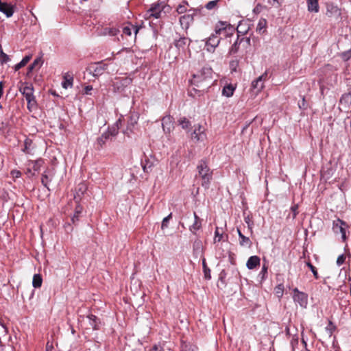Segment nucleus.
Masks as SVG:
<instances>
[{
	"label": "nucleus",
	"mask_w": 351,
	"mask_h": 351,
	"mask_svg": "<svg viewBox=\"0 0 351 351\" xmlns=\"http://www.w3.org/2000/svg\"><path fill=\"white\" fill-rule=\"evenodd\" d=\"M197 169L202 180V186L205 189H209L213 180V171L210 169L207 160L206 159L200 160L197 166Z\"/></svg>",
	"instance_id": "2"
},
{
	"label": "nucleus",
	"mask_w": 351,
	"mask_h": 351,
	"mask_svg": "<svg viewBox=\"0 0 351 351\" xmlns=\"http://www.w3.org/2000/svg\"><path fill=\"white\" fill-rule=\"evenodd\" d=\"M239 64V60L237 58L231 60L229 62V67L231 72H236Z\"/></svg>",
	"instance_id": "42"
},
{
	"label": "nucleus",
	"mask_w": 351,
	"mask_h": 351,
	"mask_svg": "<svg viewBox=\"0 0 351 351\" xmlns=\"http://www.w3.org/2000/svg\"><path fill=\"white\" fill-rule=\"evenodd\" d=\"M268 265L266 263L263 265L262 269L258 274V277L260 278L261 282L265 280L267 278Z\"/></svg>",
	"instance_id": "35"
},
{
	"label": "nucleus",
	"mask_w": 351,
	"mask_h": 351,
	"mask_svg": "<svg viewBox=\"0 0 351 351\" xmlns=\"http://www.w3.org/2000/svg\"><path fill=\"white\" fill-rule=\"evenodd\" d=\"M293 300L300 304L301 307L306 308L308 304V295L306 293L300 291L298 288L293 289Z\"/></svg>",
	"instance_id": "12"
},
{
	"label": "nucleus",
	"mask_w": 351,
	"mask_h": 351,
	"mask_svg": "<svg viewBox=\"0 0 351 351\" xmlns=\"http://www.w3.org/2000/svg\"><path fill=\"white\" fill-rule=\"evenodd\" d=\"M221 0H213L208 1L206 5L205 8L208 10H217L219 8L218 3Z\"/></svg>",
	"instance_id": "40"
},
{
	"label": "nucleus",
	"mask_w": 351,
	"mask_h": 351,
	"mask_svg": "<svg viewBox=\"0 0 351 351\" xmlns=\"http://www.w3.org/2000/svg\"><path fill=\"white\" fill-rule=\"evenodd\" d=\"M268 79L267 72L265 71L256 80H253L251 84V90L254 91L256 95L260 93L264 88V82Z\"/></svg>",
	"instance_id": "8"
},
{
	"label": "nucleus",
	"mask_w": 351,
	"mask_h": 351,
	"mask_svg": "<svg viewBox=\"0 0 351 351\" xmlns=\"http://www.w3.org/2000/svg\"><path fill=\"white\" fill-rule=\"evenodd\" d=\"M235 28L227 21H219L215 26V34L220 37H229L233 35Z\"/></svg>",
	"instance_id": "4"
},
{
	"label": "nucleus",
	"mask_w": 351,
	"mask_h": 351,
	"mask_svg": "<svg viewBox=\"0 0 351 351\" xmlns=\"http://www.w3.org/2000/svg\"><path fill=\"white\" fill-rule=\"evenodd\" d=\"M206 134L205 133L204 128L198 125L197 126H194V130L191 133V138L193 140H195L196 141H203L206 139Z\"/></svg>",
	"instance_id": "16"
},
{
	"label": "nucleus",
	"mask_w": 351,
	"mask_h": 351,
	"mask_svg": "<svg viewBox=\"0 0 351 351\" xmlns=\"http://www.w3.org/2000/svg\"><path fill=\"white\" fill-rule=\"evenodd\" d=\"M197 237H199V236ZM201 247H202V241L199 239V238H197L195 240L194 243H193V249L194 250H195L196 248L199 249Z\"/></svg>",
	"instance_id": "63"
},
{
	"label": "nucleus",
	"mask_w": 351,
	"mask_h": 351,
	"mask_svg": "<svg viewBox=\"0 0 351 351\" xmlns=\"http://www.w3.org/2000/svg\"><path fill=\"white\" fill-rule=\"evenodd\" d=\"M339 104L345 108H349L351 104V90L342 95L339 100Z\"/></svg>",
	"instance_id": "26"
},
{
	"label": "nucleus",
	"mask_w": 351,
	"mask_h": 351,
	"mask_svg": "<svg viewBox=\"0 0 351 351\" xmlns=\"http://www.w3.org/2000/svg\"><path fill=\"white\" fill-rule=\"evenodd\" d=\"M194 221L192 225L189 227V231L193 235L198 237L197 232L202 229V219H201L195 212L193 213Z\"/></svg>",
	"instance_id": "15"
},
{
	"label": "nucleus",
	"mask_w": 351,
	"mask_h": 351,
	"mask_svg": "<svg viewBox=\"0 0 351 351\" xmlns=\"http://www.w3.org/2000/svg\"><path fill=\"white\" fill-rule=\"evenodd\" d=\"M32 144V141L29 138H26L24 141V147L22 151L25 154L30 153V147Z\"/></svg>",
	"instance_id": "46"
},
{
	"label": "nucleus",
	"mask_w": 351,
	"mask_h": 351,
	"mask_svg": "<svg viewBox=\"0 0 351 351\" xmlns=\"http://www.w3.org/2000/svg\"><path fill=\"white\" fill-rule=\"evenodd\" d=\"M73 82V76L70 75H66L64 77V80L62 82V86L64 88L66 89L69 87H72Z\"/></svg>",
	"instance_id": "32"
},
{
	"label": "nucleus",
	"mask_w": 351,
	"mask_h": 351,
	"mask_svg": "<svg viewBox=\"0 0 351 351\" xmlns=\"http://www.w3.org/2000/svg\"><path fill=\"white\" fill-rule=\"evenodd\" d=\"M181 351H195V350L193 345L184 343L181 346Z\"/></svg>",
	"instance_id": "53"
},
{
	"label": "nucleus",
	"mask_w": 351,
	"mask_h": 351,
	"mask_svg": "<svg viewBox=\"0 0 351 351\" xmlns=\"http://www.w3.org/2000/svg\"><path fill=\"white\" fill-rule=\"evenodd\" d=\"M43 63V58L42 57H38V58H36L31 64L33 66H34L35 68L36 66L40 68L42 66Z\"/></svg>",
	"instance_id": "57"
},
{
	"label": "nucleus",
	"mask_w": 351,
	"mask_h": 351,
	"mask_svg": "<svg viewBox=\"0 0 351 351\" xmlns=\"http://www.w3.org/2000/svg\"><path fill=\"white\" fill-rule=\"evenodd\" d=\"M132 82V80L128 77H116L112 82L113 90L121 93Z\"/></svg>",
	"instance_id": "11"
},
{
	"label": "nucleus",
	"mask_w": 351,
	"mask_h": 351,
	"mask_svg": "<svg viewBox=\"0 0 351 351\" xmlns=\"http://www.w3.org/2000/svg\"><path fill=\"white\" fill-rule=\"evenodd\" d=\"M172 218V213H171L169 215H167V217H165L162 221V224H161V228L162 230H164L165 228H168L169 226V220Z\"/></svg>",
	"instance_id": "50"
},
{
	"label": "nucleus",
	"mask_w": 351,
	"mask_h": 351,
	"mask_svg": "<svg viewBox=\"0 0 351 351\" xmlns=\"http://www.w3.org/2000/svg\"><path fill=\"white\" fill-rule=\"evenodd\" d=\"M108 64L104 63V61L93 62L88 65L86 68V71L95 77L101 76L104 71L107 69Z\"/></svg>",
	"instance_id": "5"
},
{
	"label": "nucleus",
	"mask_w": 351,
	"mask_h": 351,
	"mask_svg": "<svg viewBox=\"0 0 351 351\" xmlns=\"http://www.w3.org/2000/svg\"><path fill=\"white\" fill-rule=\"evenodd\" d=\"M221 37L216 35L215 33L212 34L206 41V49L208 52H214L216 47L219 45Z\"/></svg>",
	"instance_id": "13"
},
{
	"label": "nucleus",
	"mask_w": 351,
	"mask_h": 351,
	"mask_svg": "<svg viewBox=\"0 0 351 351\" xmlns=\"http://www.w3.org/2000/svg\"><path fill=\"white\" fill-rule=\"evenodd\" d=\"M306 265L311 269V271H312L315 278V279H319V274L317 273V270L316 267L314 265H313L311 262H307L306 263Z\"/></svg>",
	"instance_id": "49"
},
{
	"label": "nucleus",
	"mask_w": 351,
	"mask_h": 351,
	"mask_svg": "<svg viewBox=\"0 0 351 351\" xmlns=\"http://www.w3.org/2000/svg\"><path fill=\"white\" fill-rule=\"evenodd\" d=\"M337 327L336 326L332 323V321H328V324L326 327V330L328 333L329 337H331L333 334V332L336 330Z\"/></svg>",
	"instance_id": "45"
},
{
	"label": "nucleus",
	"mask_w": 351,
	"mask_h": 351,
	"mask_svg": "<svg viewBox=\"0 0 351 351\" xmlns=\"http://www.w3.org/2000/svg\"><path fill=\"white\" fill-rule=\"evenodd\" d=\"M308 10L311 12H319L318 0H307Z\"/></svg>",
	"instance_id": "31"
},
{
	"label": "nucleus",
	"mask_w": 351,
	"mask_h": 351,
	"mask_svg": "<svg viewBox=\"0 0 351 351\" xmlns=\"http://www.w3.org/2000/svg\"><path fill=\"white\" fill-rule=\"evenodd\" d=\"M234 89V87L232 84L226 85L223 88L222 95L230 97L233 95Z\"/></svg>",
	"instance_id": "33"
},
{
	"label": "nucleus",
	"mask_w": 351,
	"mask_h": 351,
	"mask_svg": "<svg viewBox=\"0 0 351 351\" xmlns=\"http://www.w3.org/2000/svg\"><path fill=\"white\" fill-rule=\"evenodd\" d=\"M155 158L150 156V157L147 156L146 154L143 155V157L141 158V166L143 170L145 173H149L152 167L154 166Z\"/></svg>",
	"instance_id": "14"
},
{
	"label": "nucleus",
	"mask_w": 351,
	"mask_h": 351,
	"mask_svg": "<svg viewBox=\"0 0 351 351\" xmlns=\"http://www.w3.org/2000/svg\"><path fill=\"white\" fill-rule=\"evenodd\" d=\"M21 93L25 97L27 102V109L32 111L33 108L37 107L36 100L34 95V88L32 85H25L19 88Z\"/></svg>",
	"instance_id": "3"
},
{
	"label": "nucleus",
	"mask_w": 351,
	"mask_h": 351,
	"mask_svg": "<svg viewBox=\"0 0 351 351\" xmlns=\"http://www.w3.org/2000/svg\"><path fill=\"white\" fill-rule=\"evenodd\" d=\"M150 12V16H154L156 19H158L160 17L161 10L159 4H153L152 7L149 10Z\"/></svg>",
	"instance_id": "30"
},
{
	"label": "nucleus",
	"mask_w": 351,
	"mask_h": 351,
	"mask_svg": "<svg viewBox=\"0 0 351 351\" xmlns=\"http://www.w3.org/2000/svg\"><path fill=\"white\" fill-rule=\"evenodd\" d=\"M134 29V35L136 36L140 27L132 25L130 23H128L122 27V33L124 35L131 36L132 29Z\"/></svg>",
	"instance_id": "24"
},
{
	"label": "nucleus",
	"mask_w": 351,
	"mask_h": 351,
	"mask_svg": "<svg viewBox=\"0 0 351 351\" xmlns=\"http://www.w3.org/2000/svg\"><path fill=\"white\" fill-rule=\"evenodd\" d=\"M32 55L25 56L22 60L14 66V71H17L22 67L25 66L27 62L31 60Z\"/></svg>",
	"instance_id": "34"
},
{
	"label": "nucleus",
	"mask_w": 351,
	"mask_h": 351,
	"mask_svg": "<svg viewBox=\"0 0 351 351\" xmlns=\"http://www.w3.org/2000/svg\"><path fill=\"white\" fill-rule=\"evenodd\" d=\"M191 42L190 38L182 36L174 40V45L179 51H184L186 47L190 45Z\"/></svg>",
	"instance_id": "18"
},
{
	"label": "nucleus",
	"mask_w": 351,
	"mask_h": 351,
	"mask_svg": "<svg viewBox=\"0 0 351 351\" xmlns=\"http://www.w3.org/2000/svg\"><path fill=\"white\" fill-rule=\"evenodd\" d=\"M87 318L88 319L89 325L93 330H97L99 329V326L101 324V321L99 318H98L96 315L93 314L88 315L87 316Z\"/></svg>",
	"instance_id": "23"
},
{
	"label": "nucleus",
	"mask_w": 351,
	"mask_h": 351,
	"mask_svg": "<svg viewBox=\"0 0 351 351\" xmlns=\"http://www.w3.org/2000/svg\"><path fill=\"white\" fill-rule=\"evenodd\" d=\"M109 139H110V138L108 136V134H106L105 132H104L97 138L96 142L94 144L95 149L96 150L100 151L104 148L106 142Z\"/></svg>",
	"instance_id": "19"
},
{
	"label": "nucleus",
	"mask_w": 351,
	"mask_h": 351,
	"mask_svg": "<svg viewBox=\"0 0 351 351\" xmlns=\"http://www.w3.org/2000/svg\"><path fill=\"white\" fill-rule=\"evenodd\" d=\"M0 12H3L7 17H10L14 12V7L10 3L0 1Z\"/></svg>",
	"instance_id": "20"
},
{
	"label": "nucleus",
	"mask_w": 351,
	"mask_h": 351,
	"mask_svg": "<svg viewBox=\"0 0 351 351\" xmlns=\"http://www.w3.org/2000/svg\"><path fill=\"white\" fill-rule=\"evenodd\" d=\"M226 275H227V274H226V271H225L224 269H223V270L220 272V274H219V280H220V281H221L223 283H224V282H225V278H226Z\"/></svg>",
	"instance_id": "64"
},
{
	"label": "nucleus",
	"mask_w": 351,
	"mask_h": 351,
	"mask_svg": "<svg viewBox=\"0 0 351 351\" xmlns=\"http://www.w3.org/2000/svg\"><path fill=\"white\" fill-rule=\"evenodd\" d=\"M121 125V121L119 119L111 127H108V130L105 132V133L106 134H108V136L110 138L112 137H115L119 133V130Z\"/></svg>",
	"instance_id": "21"
},
{
	"label": "nucleus",
	"mask_w": 351,
	"mask_h": 351,
	"mask_svg": "<svg viewBox=\"0 0 351 351\" xmlns=\"http://www.w3.org/2000/svg\"><path fill=\"white\" fill-rule=\"evenodd\" d=\"M341 57L343 61H348L351 58V49L341 53Z\"/></svg>",
	"instance_id": "54"
},
{
	"label": "nucleus",
	"mask_w": 351,
	"mask_h": 351,
	"mask_svg": "<svg viewBox=\"0 0 351 351\" xmlns=\"http://www.w3.org/2000/svg\"><path fill=\"white\" fill-rule=\"evenodd\" d=\"M244 221L247 225V228L249 231L250 232L251 234L253 233V227H254V221L252 220V215H247V216L244 217Z\"/></svg>",
	"instance_id": "39"
},
{
	"label": "nucleus",
	"mask_w": 351,
	"mask_h": 351,
	"mask_svg": "<svg viewBox=\"0 0 351 351\" xmlns=\"http://www.w3.org/2000/svg\"><path fill=\"white\" fill-rule=\"evenodd\" d=\"M298 337L297 335H293L292 337V339L291 340V342H290V344L293 348V350L295 349V348L298 346Z\"/></svg>",
	"instance_id": "58"
},
{
	"label": "nucleus",
	"mask_w": 351,
	"mask_h": 351,
	"mask_svg": "<svg viewBox=\"0 0 351 351\" xmlns=\"http://www.w3.org/2000/svg\"><path fill=\"white\" fill-rule=\"evenodd\" d=\"M202 267H203V272H204V278L206 280H210L211 278L210 269L207 266V264H206V259H205L204 257L202 259Z\"/></svg>",
	"instance_id": "37"
},
{
	"label": "nucleus",
	"mask_w": 351,
	"mask_h": 351,
	"mask_svg": "<svg viewBox=\"0 0 351 351\" xmlns=\"http://www.w3.org/2000/svg\"><path fill=\"white\" fill-rule=\"evenodd\" d=\"M198 12L197 9H190L187 13L180 18V23L182 28L187 29L190 24L193 23L194 20V16Z\"/></svg>",
	"instance_id": "9"
},
{
	"label": "nucleus",
	"mask_w": 351,
	"mask_h": 351,
	"mask_svg": "<svg viewBox=\"0 0 351 351\" xmlns=\"http://www.w3.org/2000/svg\"><path fill=\"white\" fill-rule=\"evenodd\" d=\"M222 238H223V234L219 233V228L217 227L215 229V238H214L215 243L221 241Z\"/></svg>",
	"instance_id": "55"
},
{
	"label": "nucleus",
	"mask_w": 351,
	"mask_h": 351,
	"mask_svg": "<svg viewBox=\"0 0 351 351\" xmlns=\"http://www.w3.org/2000/svg\"><path fill=\"white\" fill-rule=\"evenodd\" d=\"M333 174V169L332 168H328L327 169H323L321 171V176L322 178L326 180H329Z\"/></svg>",
	"instance_id": "41"
},
{
	"label": "nucleus",
	"mask_w": 351,
	"mask_h": 351,
	"mask_svg": "<svg viewBox=\"0 0 351 351\" xmlns=\"http://www.w3.org/2000/svg\"><path fill=\"white\" fill-rule=\"evenodd\" d=\"M240 40L241 41L243 46L245 47H247L251 45L250 37H244L243 36H240Z\"/></svg>",
	"instance_id": "51"
},
{
	"label": "nucleus",
	"mask_w": 351,
	"mask_h": 351,
	"mask_svg": "<svg viewBox=\"0 0 351 351\" xmlns=\"http://www.w3.org/2000/svg\"><path fill=\"white\" fill-rule=\"evenodd\" d=\"M346 223L340 219H337L336 220H334L332 222V230L335 234H341V238L343 241L346 239V228L347 227Z\"/></svg>",
	"instance_id": "10"
},
{
	"label": "nucleus",
	"mask_w": 351,
	"mask_h": 351,
	"mask_svg": "<svg viewBox=\"0 0 351 351\" xmlns=\"http://www.w3.org/2000/svg\"><path fill=\"white\" fill-rule=\"evenodd\" d=\"M178 121L183 129H188L191 126V122L186 117L181 118Z\"/></svg>",
	"instance_id": "47"
},
{
	"label": "nucleus",
	"mask_w": 351,
	"mask_h": 351,
	"mask_svg": "<svg viewBox=\"0 0 351 351\" xmlns=\"http://www.w3.org/2000/svg\"><path fill=\"white\" fill-rule=\"evenodd\" d=\"M212 78L213 70L210 67L203 66L200 70L193 73L191 83L192 85H194L201 89L198 90L196 88H193L192 90H189V95L193 96L192 90L199 93L204 92L212 84Z\"/></svg>",
	"instance_id": "1"
},
{
	"label": "nucleus",
	"mask_w": 351,
	"mask_h": 351,
	"mask_svg": "<svg viewBox=\"0 0 351 351\" xmlns=\"http://www.w3.org/2000/svg\"><path fill=\"white\" fill-rule=\"evenodd\" d=\"M149 351H165L160 343L154 344Z\"/></svg>",
	"instance_id": "61"
},
{
	"label": "nucleus",
	"mask_w": 351,
	"mask_h": 351,
	"mask_svg": "<svg viewBox=\"0 0 351 351\" xmlns=\"http://www.w3.org/2000/svg\"><path fill=\"white\" fill-rule=\"evenodd\" d=\"M32 168L34 171H38L40 169V167L44 164V160L42 158H39L38 160L32 161Z\"/></svg>",
	"instance_id": "44"
},
{
	"label": "nucleus",
	"mask_w": 351,
	"mask_h": 351,
	"mask_svg": "<svg viewBox=\"0 0 351 351\" xmlns=\"http://www.w3.org/2000/svg\"><path fill=\"white\" fill-rule=\"evenodd\" d=\"M346 256L344 254H341L337 257V264L340 266L345 263Z\"/></svg>",
	"instance_id": "62"
},
{
	"label": "nucleus",
	"mask_w": 351,
	"mask_h": 351,
	"mask_svg": "<svg viewBox=\"0 0 351 351\" xmlns=\"http://www.w3.org/2000/svg\"><path fill=\"white\" fill-rule=\"evenodd\" d=\"M267 24V20L261 18L258 22L256 31L260 34H264L266 32Z\"/></svg>",
	"instance_id": "28"
},
{
	"label": "nucleus",
	"mask_w": 351,
	"mask_h": 351,
	"mask_svg": "<svg viewBox=\"0 0 351 351\" xmlns=\"http://www.w3.org/2000/svg\"><path fill=\"white\" fill-rule=\"evenodd\" d=\"M284 290H285V287H284V285L282 283L278 285L275 287V289H274L275 294L276 295V296L278 298H281L282 297L283 293H284Z\"/></svg>",
	"instance_id": "43"
},
{
	"label": "nucleus",
	"mask_w": 351,
	"mask_h": 351,
	"mask_svg": "<svg viewBox=\"0 0 351 351\" xmlns=\"http://www.w3.org/2000/svg\"><path fill=\"white\" fill-rule=\"evenodd\" d=\"M239 244L241 246L247 247L250 248L252 245V242L249 237H245L244 234L239 239Z\"/></svg>",
	"instance_id": "36"
},
{
	"label": "nucleus",
	"mask_w": 351,
	"mask_h": 351,
	"mask_svg": "<svg viewBox=\"0 0 351 351\" xmlns=\"http://www.w3.org/2000/svg\"><path fill=\"white\" fill-rule=\"evenodd\" d=\"M298 205L294 204L291 206V210L293 213V219H295L298 214Z\"/></svg>",
	"instance_id": "60"
},
{
	"label": "nucleus",
	"mask_w": 351,
	"mask_h": 351,
	"mask_svg": "<svg viewBox=\"0 0 351 351\" xmlns=\"http://www.w3.org/2000/svg\"><path fill=\"white\" fill-rule=\"evenodd\" d=\"M243 24H239L236 30L237 33V38L234 43L231 45L229 48L228 54V55H234L238 53L239 50V46L241 45V41L240 40V36H245L247 34V29H242Z\"/></svg>",
	"instance_id": "6"
},
{
	"label": "nucleus",
	"mask_w": 351,
	"mask_h": 351,
	"mask_svg": "<svg viewBox=\"0 0 351 351\" xmlns=\"http://www.w3.org/2000/svg\"><path fill=\"white\" fill-rule=\"evenodd\" d=\"M162 125L165 131L167 130L168 132H170L171 129L173 128L172 117L166 116L163 117L162 119Z\"/></svg>",
	"instance_id": "27"
},
{
	"label": "nucleus",
	"mask_w": 351,
	"mask_h": 351,
	"mask_svg": "<svg viewBox=\"0 0 351 351\" xmlns=\"http://www.w3.org/2000/svg\"><path fill=\"white\" fill-rule=\"evenodd\" d=\"M261 264V258L259 256L254 255L250 256L246 263V267L248 269H254Z\"/></svg>",
	"instance_id": "22"
},
{
	"label": "nucleus",
	"mask_w": 351,
	"mask_h": 351,
	"mask_svg": "<svg viewBox=\"0 0 351 351\" xmlns=\"http://www.w3.org/2000/svg\"><path fill=\"white\" fill-rule=\"evenodd\" d=\"M83 207L79 203H77V205L75 208L74 215L71 218L72 223L73 224H76V223L79 221L80 215L82 213Z\"/></svg>",
	"instance_id": "29"
},
{
	"label": "nucleus",
	"mask_w": 351,
	"mask_h": 351,
	"mask_svg": "<svg viewBox=\"0 0 351 351\" xmlns=\"http://www.w3.org/2000/svg\"><path fill=\"white\" fill-rule=\"evenodd\" d=\"M43 283V278L40 274H34L33 276L32 285L34 288H39Z\"/></svg>",
	"instance_id": "38"
},
{
	"label": "nucleus",
	"mask_w": 351,
	"mask_h": 351,
	"mask_svg": "<svg viewBox=\"0 0 351 351\" xmlns=\"http://www.w3.org/2000/svg\"><path fill=\"white\" fill-rule=\"evenodd\" d=\"M186 5H188V3L186 1H183L182 4H180L176 9V11L178 14H183L185 12H187V8Z\"/></svg>",
	"instance_id": "48"
},
{
	"label": "nucleus",
	"mask_w": 351,
	"mask_h": 351,
	"mask_svg": "<svg viewBox=\"0 0 351 351\" xmlns=\"http://www.w3.org/2000/svg\"><path fill=\"white\" fill-rule=\"evenodd\" d=\"M55 174L54 169H47L43 174L41 177V183L46 187L49 191L48 183L52 180V178Z\"/></svg>",
	"instance_id": "17"
},
{
	"label": "nucleus",
	"mask_w": 351,
	"mask_h": 351,
	"mask_svg": "<svg viewBox=\"0 0 351 351\" xmlns=\"http://www.w3.org/2000/svg\"><path fill=\"white\" fill-rule=\"evenodd\" d=\"M10 60L9 56L3 53L1 50L0 52V62L1 64L6 63Z\"/></svg>",
	"instance_id": "56"
},
{
	"label": "nucleus",
	"mask_w": 351,
	"mask_h": 351,
	"mask_svg": "<svg viewBox=\"0 0 351 351\" xmlns=\"http://www.w3.org/2000/svg\"><path fill=\"white\" fill-rule=\"evenodd\" d=\"M87 186L84 183H80L77 186L76 193L74 195V200L76 203H79L81 199V196L86 191Z\"/></svg>",
	"instance_id": "25"
},
{
	"label": "nucleus",
	"mask_w": 351,
	"mask_h": 351,
	"mask_svg": "<svg viewBox=\"0 0 351 351\" xmlns=\"http://www.w3.org/2000/svg\"><path fill=\"white\" fill-rule=\"evenodd\" d=\"M285 0H268L269 3L276 8H280Z\"/></svg>",
	"instance_id": "52"
},
{
	"label": "nucleus",
	"mask_w": 351,
	"mask_h": 351,
	"mask_svg": "<svg viewBox=\"0 0 351 351\" xmlns=\"http://www.w3.org/2000/svg\"><path fill=\"white\" fill-rule=\"evenodd\" d=\"M298 106H299L300 109H301V110H306V109H307L308 104L306 103V101L305 99L304 96L302 97V101H299Z\"/></svg>",
	"instance_id": "59"
},
{
	"label": "nucleus",
	"mask_w": 351,
	"mask_h": 351,
	"mask_svg": "<svg viewBox=\"0 0 351 351\" xmlns=\"http://www.w3.org/2000/svg\"><path fill=\"white\" fill-rule=\"evenodd\" d=\"M139 117L140 114L137 112L133 111L130 112L127 128L123 132L124 134H126L128 136H130V134L134 132L136 128V125L138 123Z\"/></svg>",
	"instance_id": "7"
}]
</instances>
